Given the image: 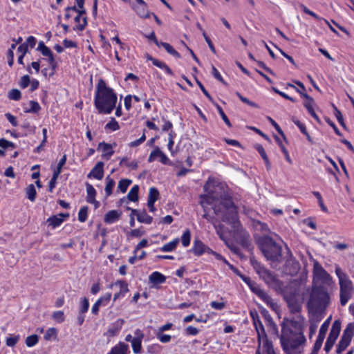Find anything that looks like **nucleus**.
Returning <instances> with one entry per match:
<instances>
[{"label": "nucleus", "mask_w": 354, "mask_h": 354, "mask_svg": "<svg viewBox=\"0 0 354 354\" xmlns=\"http://www.w3.org/2000/svg\"><path fill=\"white\" fill-rule=\"evenodd\" d=\"M118 97L113 89L100 80L96 86L94 104L99 113L109 114L115 108Z\"/></svg>", "instance_id": "3"}, {"label": "nucleus", "mask_w": 354, "mask_h": 354, "mask_svg": "<svg viewBox=\"0 0 354 354\" xmlns=\"http://www.w3.org/2000/svg\"><path fill=\"white\" fill-rule=\"evenodd\" d=\"M335 274L339 279L340 304L344 306L353 295V283L348 276L342 271L338 265H335Z\"/></svg>", "instance_id": "6"}, {"label": "nucleus", "mask_w": 354, "mask_h": 354, "mask_svg": "<svg viewBox=\"0 0 354 354\" xmlns=\"http://www.w3.org/2000/svg\"><path fill=\"white\" fill-rule=\"evenodd\" d=\"M105 129H111L112 131H116L120 129L118 122L112 118L111 120L106 124Z\"/></svg>", "instance_id": "49"}, {"label": "nucleus", "mask_w": 354, "mask_h": 354, "mask_svg": "<svg viewBox=\"0 0 354 354\" xmlns=\"http://www.w3.org/2000/svg\"><path fill=\"white\" fill-rule=\"evenodd\" d=\"M199 333V330L192 326H189L185 329V333L187 335H196Z\"/></svg>", "instance_id": "59"}, {"label": "nucleus", "mask_w": 354, "mask_h": 354, "mask_svg": "<svg viewBox=\"0 0 354 354\" xmlns=\"http://www.w3.org/2000/svg\"><path fill=\"white\" fill-rule=\"evenodd\" d=\"M89 308V302L86 297H83L81 299L80 301V314H84L86 313Z\"/></svg>", "instance_id": "46"}, {"label": "nucleus", "mask_w": 354, "mask_h": 354, "mask_svg": "<svg viewBox=\"0 0 354 354\" xmlns=\"http://www.w3.org/2000/svg\"><path fill=\"white\" fill-rule=\"evenodd\" d=\"M28 50V44L26 43H23L18 47L17 52L20 54L19 55L25 56Z\"/></svg>", "instance_id": "64"}, {"label": "nucleus", "mask_w": 354, "mask_h": 354, "mask_svg": "<svg viewBox=\"0 0 354 354\" xmlns=\"http://www.w3.org/2000/svg\"><path fill=\"white\" fill-rule=\"evenodd\" d=\"M136 337L132 339L131 346L133 351L135 353L139 354L141 352L142 349V339L144 337L143 333L141 332L140 330L138 329L135 332Z\"/></svg>", "instance_id": "15"}, {"label": "nucleus", "mask_w": 354, "mask_h": 354, "mask_svg": "<svg viewBox=\"0 0 354 354\" xmlns=\"http://www.w3.org/2000/svg\"><path fill=\"white\" fill-rule=\"evenodd\" d=\"M329 325V319H327L320 327L319 335L314 344L313 348L310 353V354H318V352L320 348L322 346L324 339L325 338L326 332L328 330Z\"/></svg>", "instance_id": "10"}, {"label": "nucleus", "mask_w": 354, "mask_h": 354, "mask_svg": "<svg viewBox=\"0 0 354 354\" xmlns=\"http://www.w3.org/2000/svg\"><path fill=\"white\" fill-rule=\"evenodd\" d=\"M259 275L269 286L278 285L279 283L277 277L268 269H265Z\"/></svg>", "instance_id": "17"}, {"label": "nucleus", "mask_w": 354, "mask_h": 354, "mask_svg": "<svg viewBox=\"0 0 354 354\" xmlns=\"http://www.w3.org/2000/svg\"><path fill=\"white\" fill-rule=\"evenodd\" d=\"M52 317L58 323H62L65 319L64 312L61 310L54 312Z\"/></svg>", "instance_id": "51"}, {"label": "nucleus", "mask_w": 354, "mask_h": 354, "mask_svg": "<svg viewBox=\"0 0 354 354\" xmlns=\"http://www.w3.org/2000/svg\"><path fill=\"white\" fill-rule=\"evenodd\" d=\"M279 336L283 350L286 354H300L299 346L304 344V318L298 315L292 319H283Z\"/></svg>", "instance_id": "2"}, {"label": "nucleus", "mask_w": 354, "mask_h": 354, "mask_svg": "<svg viewBox=\"0 0 354 354\" xmlns=\"http://www.w3.org/2000/svg\"><path fill=\"white\" fill-rule=\"evenodd\" d=\"M261 350H262L263 354H276L272 342L268 339L262 342Z\"/></svg>", "instance_id": "27"}, {"label": "nucleus", "mask_w": 354, "mask_h": 354, "mask_svg": "<svg viewBox=\"0 0 354 354\" xmlns=\"http://www.w3.org/2000/svg\"><path fill=\"white\" fill-rule=\"evenodd\" d=\"M268 120L270 121V122L271 123V124L274 127V129L277 130V131L281 135L283 138L285 139V135L282 131V129H281V127H279V125L273 120L271 118H268Z\"/></svg>", "instance_id": "63"}, {"label": "nucleus", "mask_w": 354, "mask_h": 354, "mask_svg": "<svg viewBox=\"0 0 354 354\" xmlns=\"http://www.w3.org/2000/svg\"><path fill=\"white\" fill-rule=\"evenodd\" d=\"M26 194L30 201L34 202L35 201L37 192L33 184H30L26 187Z\"/></svg>", "instance_id": "35"}, {"label": "nucleus", "mask_w": 354, "mask_h": 354, "mask_svg": "<svg viewBox=\"0 0 354 354\" xmlns=\"http://www.w3.org/2000/svg\"><path fill=\"white\" fill-rule=\"evenodd\" d=\"M104 162H98L87 175L88 178L93 177L95 179L101 180L104 176Z\"/></svg>", "instance_id": "14"}, {"label": "nucleus", "mask_w": 354, "mask_h": 354, "mask_svg": "<svg viewBox=\"0 0 354 354\" xmlns=\"http://www.w3.org/2000/svg\"><path fill=\"white\" fill-rule=\"evenodd\" d=\"M159 196V192L158 190L155 187H151L149 189V195H148V200L149 201H154L156 202Z\"/></svg>", "instance_id": "45"}, {"label": "nucleus", "mask_w": 354, "mask_h": 354, "mask_svg": "<svg viewBox=\"0 0 354 354\" xmlns=\"http://www.w3.org/2000/svg\"><path fill=\"white\" fill-rule=\"evenodd\" d=\"M132 183V180L129 179H122L118 185V189L122 193H125L129 186Z\"/></svg>", "instance_id": "37"}, {"label": "nucleus", "mask_w": 354, "mask_h": 354, "mask_svg": "<svg viewBox=\"0 0 354 354\" xmlns=\"http://www.w3.org/2000/svg\"><path fill=\"white\" fill-rule=\"evenodd\" d=\"M132 214H135L137 217V220L140 223L150 224L153 221V218L148 215L146 210L139 211L135 209H132Z\"/></svg>", "instance_id": "19"}, {"label": "nucleus", "mask_w": 354, "mask_h": 354, "mask_svg": "<svg viewBox=\"0 0 354 354\" xmlns=\"http://www.w3.org/2000/svg\"><path fill=\"white\" fill-rule=\"evenodd\" d=\"M116 285L119 284L120 287V292L122 294V297L124 296V295L129 292V288L128 284L124 281H118L115 283Z\"/></svg>", "instance_id": "55"}, {"label": "nucleus", "mask_w": 354, "mask_h": 354, "mask_svg": "<svg viewBox=\"0 0 354 354\" xmlns=\"http://www.w3.org/2000/svg\"><path fill=\"white\" fill-rule=\"evenodd\" d=\"M296 91L300 94V95L304 97L306 100L304 102V107L308 111L313 109L315 104L314 99L306 93L301 91L299 88H296Z\"/></svg>", "instance_id": "24"}, {"label": "nucleus", "mask_w": 354, "mask_h": 354, "mask_svg": "<svg viewBox=\"0 0 354 354\" xmlns=\"http://www.w3.org/2000/svg\"><path fill=\"white\" fill-rule=\"evenodd\" d=\"M149 281L154 285L161 284L165 282L166 277L159 272H153L149 277Z\"/></svg>", "instance_id": "21"}, {"label": "nucleus", "mask_w": 354, "mask_h": 354, "mask_svg": "<svg viewBox=\"0 0 354 354\" xmlns=\"http://www.w3.org/2000/svg\"><path fill=\"white\" fill-rule=\"evenodd\" d=\"M138 192H139V186L136 185H134L129 191L127 194V198L129 201L136 202L138 200Z\"/></svg>", "instance_id": "33"}, {"label": "nucleus", "mask_w": 354, "mask_h": 354, "mask_svg": "<svg viewBox=\"0 0 354 354\" xmlns=\"http://www.w3.org/2000/svg\"><path fill=\"white\" fill-rule=\"evenodd\" d=\"M39 337L37 335L28 336L26 339V344L28 347H32L38 343Z\"/></svg>", "instance_id": "42"}, {"label": "nucleus", "mask_w": 354, "mask_h": 354, "mask_svg": "<svg viewBox=\"0 0 354 354\" xmlns=\"http://www.w3.org/2000/svg\"><path fill=\"white\" fill-rule=\"evenodd\" d=\"M354 335V322H351L347 324L346 328L343 332L342 338L351 342L352 337Z\"/></svg>", "instance_id": "26"}, {"label": "nucleus", "mask_w": 354, "mask_h": 354, "mask_svg": "<svg viewBox=\"0 0 354 354\" xmlns=\"http://www.w3.org/2000/svg\"><path fill=\"white\" fill-rule=\"evenodd\" d=\"M340 330L341 322L339 320H335L332 325L329 335L324 346V351L326 353H328L333 346L337 338L339 335Z\"/></svg>", "instance_id": "9"}, {"label": "nucleus", "mask_w": 354, "mask_h": 354, "mask_svg": "<svg viewBox=\"0 0 354 354\" xmlns=\"http://www.w3.org/2000/svg\"><path fill=\"white\" fill-rule=\"evenodd\" d=\"M62 216H64V214H59V216H50L48 218L47 222L48 223L49 225H52L53 227H58L64 221Z\"/></svg>", "instance_id": "31"}, {"label": "nucleus", "mask_w": 354, "mask_h": 354, "mask_svg": "<svg viewBox=\"0 0 354 354\" xmlns=\"http://www.w3.org/2000/svg\"><path fill=\"white\" fill-rule=\"evenodd\" d=\"M251 264L252 265L254 269L257 272L258 274H260L261 272H263L265 269H266L263 266H262L257 260L254 258H252L250 259Z\"/></svg>", "instance_id": "44"}, {"label": "nucleus", "mask_w": 354, "mask_h": 354, "mask_svg": "<svg viewBox=\"0 0 354 354\" xmlns=\"http://www.w3.org/2000/svg\"><path fill=\"white\" fill-rule=\"evenodd\" d=\"M258 246L268 261L279 262L282 255L281 246L268 236H261L257 241Z\"/></svg>", "instance_id": "4"}, {"label": "nucleus", "mask_w": 354, "mask_h": 354, "mask_svg": "<svg viewBox=\"0 0 354 354\" xmlns=\"http://www.w3.org/2000/svg\"><path fill=\"white\" fill-rule=\"evenodd\" d=\"M159 44L160 47H163L166 50V51L171 55L178 59L180 58V55L169 44L160 41Z\"/></svg>", "instance_id": "28"}, {"label": "nucleus", "mask_w": 354, "mask_h": 354, "mask_svg": "<svg viewBox=\"0 0 354 354\" xmlns=\"http://www.w3.org/2000/svg\"><path fill=\"white\" fill-rule=\"evenodd\" d=\"M135 10L140 17L143 18L149 17V11L147 10V3L145 1L143 4H138V6H137Z\"/></svg>", "instance_id": "30"}, {"label": "nucleus", "mask_w": 354, "mask_h": 354, "mask_svg": "<svg viewBox=\"0 0 354 354\" xmlns=\"http://www.w3.org/2000/svg\"><path fill=\"white\" fill-rule=\"evenodd\" d=\"M8 97L13 100H19L21 97V91L17 88L11 89L8 93Z\"/></svg>", "instance_id": "48"}, {"label": "nucleus", "mask_w": 354, "mask_h": 354, "mask_svg": "<svg viewBox=\"0 0 354 354\" xmlns=\"http://www.w3.org/2000/svg\"><path fill=\"white\" fill-rule=\"evenodd\" d=\"M97 150H101L102 151V158L107 160H109L112 155L114 153V151L113 150L111 145L104 142L99 143Z\"/></svg>", "instance_id": "18"}, {"label": "nucleus", "mask_w": 354, "mask_h": 354, "mask_svg": "<svg viewBox=\"0 0 354 354\" xmlns=\"http://www.w3.org/2000/svg\"><path fill=\"white\" fill-rule=\"evenodd\" d=\"M191 239V232L189 230H186L182 236H181V243L184 247H187L190 243Z\"/></svg>", "instance_id": "41"}, {"label": "nucleus", "mask_w": 354, "mask_h": 354, "mask_svg": "<svg viewBox=\"0 0 354 354\" xmlns=\"http://www.w3.org/2000/svg\"><path fill=\"white\" fill-rule=\"evenodd\" d=\"M179 243V239L178 238L175 239L172 241H170L166 244H165L161 248L160 250L162 252H168L174 250Z\"/></svg>", "instance_id": "29"}, {"label": "nucleus", "mask_w": 354, "mask_h": 354, "mask_svg": "<svg viewBox=\"0 0 354 354\" xmlns=\"http://www.w3.org/2000/svg\"><path fill=\"white\" fill-rule=\"evenodd\" d=\"M161 351V346L158 344H154L147 347V352L150 354H158Z\"/></svg>", "instance_id": "54"}, {"label": "nucleus", "mask_w": 354, "mask_h": 354, "mask_svg": "<svg viewBox=\"0 0 354 354\" xmlns=\"http://www.w3.org/2000/svg\"><path fill=\"white\" fill-rule=\"evenodd\" d=\"M145 140H146V136H145V133H143L142 136L139 139H138L135 141L131 142L129 144V146L130 147H136L139 146L140 145H141Z\"/></svg>", "instance_id": "61"}, {"label": "nucleus", "mask_w": 354, "mask_h": 354, "mask_svg": "<svg viewBox=\"0 0 354 354\" xmlns=\"http://www.w3.org/2000/svg\"><path fill=\"white\" fill-rule=\"evenodd\" d=\"M157 338L162 342V343H167L171 341V336L169 335L164 334L161 332L157 333Z\"/></svg>", "instance_id": "56"}, {"label": "nucleus", "mask_w": 354, "mask_h": 354, "mask_svg": "<svg viewBox=\"0 0 354 354\" xmlns=\"http://www.w3.org/2000/svg\"><path fill=\"white\" fill-rule=\"evenodd\" d=\"M30 109L25 111L26 113H36L41 109V106H40L39 104L35 101H32V100L30 101Z\"/></svg>", "instance_id": "47"}, {"label": "nucleus", "mask_w": 354, "mask_h": 354, "mask_svg": "<svg viewBox=\"0 0 354 354\" xmlns=\"http://www.w3.org/2000/svg\"><path fill=\"white\" fill-rule=\"evenodd\" d=\"M37 50L40 51L44 56L48 57L52 53L51 50L47 47L44 41H39Z\"/></svg>", "instance_id": "39"}, {"label": "nucleus", "mask_w": 354, "mask_h": 354, "mask_svg": "<svg viewBox=\"0 0 354 354\" xmlns=\"http://www.w3.org/2000/svg\"><path fill=\"white\" fill-rule=\"evenodd\" d=\"M203 36L205 41L208 44V46H209V49L211 50V51L214 54H216V48H215L212 41H211L210 38L207 36V35L206 34L205 30H203Z\"/></svg>", "instance_id": "58"}, {"label": "nucleus", "mask_w": 354, "mask_h": 354, "mask_svg": "<svg viewBox=\"0 0 354 354\" xmlns=\"http://www.w3.org/2000/svg\"><path fill=\"white\" fill-rule=\"evenodd\" d=\"M275 138H276V140H277V142H278V144H279V145L282 152L285 155L286 160L289 163H292V160L290 158V156H289L288 150L286 149V147H284V145L282 144L281 141L280 140V139L277 136H276Z\"/></svg>", "instance_id": "50"}, {"label": "nucleus", "mask_w": 354, "mask_h": 354, "mask_svg": "<svg viewBox=\"0 0 354 354\" xmlns=\"http://www.w3.org/2000/svg\"><path fill=\"white\" fill-rule=\"evenodd\" d=\"M239 243L245 249L250 250L252 249V241L250 236L245 230H241L237 235Z\"/></svg>", "instance_id": "13"}, {"label": "nucleus", "mask_w": 354, "mask_h": 354, "mask_svg": "<svg viewBox=\"0 0 354 354\" xmlns=\"http://www.w3.org/2000/svg\"><path fill=\"white\" fill-rule=\"evenodd\" d=\"M206 245L199 239L194 241L192 252L196 256H201L205 252Z\"/></svg>", "instance_id": "22"}, {"label": "nucleus", "mask_w": 354, "mask_h": 354, "mask_svg": "<svg viewBox=\"0 0 354 354\" xmlns=\"http://www.w3.org/2000/svg\"><path fill=\"white\" fill-rule=\"evenodd\" d=\"M57 336V331L55 328H48L44 334V338L46 341H50L53 338L56 339Z\"/></svg>", "instance_id": "40"}, {"label": "nucleus", "mask_w": 354, "mask_h": 354, "mask_svg": "<svg viewBox=\"0 0 354 354\" xmlns=\"http://www.w3.org/2000/svg\"><path fill=\"white\" fill-rule=\"evenodd\" d=\"M148 59L151 60L153 64L162 70H164L168 75L172 76L174 75V73L171 69L163 62H161L156 58L152 57L151 56L147 57Z\"/></svg>", "instance_id": "23"}, {"label": "nucleus", "mask_w": 354, "mask_h": 354, "mask_svg": "<svg viewBox=\"0 0 354 354\" xmlns=\"http://www.w3.org/2000/svg\"><path fill=\"white\" fill-rule=\"evenodd\" d=\"M129 346L123 342L113 346L109 354H127Z\"/></svg>", "instance_id": "25"}, {"label": "nucleus", "mask_w": 354, "mask_h": 354, "mask_svg": "<svg viewBox=\"0 0 354 354\" xmlns=\"http://www.w3.org/2000/svg\"><path fill=\"white\" fill-rule=\"evenodd\" d=\"M216 108L223 120L229 127H231L232 124L228 118L227 117L226 114L224 113L223 109L218 104H216Z\"/></svg>", "instance_id": "52"}, {"label": "nucleus", "mask_w": 354, "mask_h": 354, "mask_svg": "<svg viewBox=\"0 0 354 354\" xmlns=\"http://www.w3.org/2000/svg\"><path fill=\"white\" fill-rule=\"evenodd\" d=\"M121 214V212L118 210L109 211L104 215V221L108 224L113 223L120 219Z\"/></svg>", "instance_id": "20"}, {"label": "nucleus", "mask_w": 354, "mask_h": 354, "mask_svg": "<svg viewBox=\"0 0 354 354\" xmlns=\"http://www.w3.org/2000/svg\"><path fill=\"white\" fill-rule=\"evenodd\" d=\"M255 148L257 150V151L259 153V154L261 155V156L263 158V160H264L265 164H266V167H267V169H269L270 167V162L269 161V159H268V158L267 156V154L266 153V151H265L264 148L261 145H257L255 147Z\"/></svg>", "instance_id": "32"}, {"label": "nucleus", "mask_w": 354, "mask_h": 354, "mask_svg": "<svg viewBox=\"0 0 354 354\" xmlns=\"http://www.w3.org/2000/svg\"><path fill=\"white\" fill-rule=\"evenodd\" d=\"M86 201L88 203L93 204L95 208H97L100 206V203L95 200L96 191L95 188L89 183L86 184Z\"/></svg>", "instance_id": "16"}, {"label": "nucleus", "mask_w": 354, "mask_h": 354, "mask_svg": "<svg viewBox=\"0 0 354 354\" xmlns=\"http://www.w3.org/2000/svg\"><path fill=\"white\" fill-rule=\"evenodd\" d=\"M236 95L239 97V98L241 100V101L243 102V103L247 104L248 105H249V106H250L252 107L259 108V106H258L257 104L250 101L247 97H243L239 92H236Z\"/></svg>", "instance_id": "53"}, {"label": "nucleus", "mask_w": 354, "mask_h": 354, "mask_svg": "<svg viewBox=\"0 0 354 354\" xmlns=\"http://www.w3.org/2000/svg\"><path fill=\"white\" fill-rule=\"evenodd\" d=\"M283 298L286 301L291 313H298L301 309V305L297 300L296 295L292 293H283Z\"/></svg>", "instance_id": "11"}, {"label": "nucleus", "mask_w": 354, "mask_h": 354, "mask_svg": "<svg viewBox=\"0 0 354 354\" xmlns=\"http://www.w3.org/2000/svg\"><path fill=\"white\" fill-rule=\"evenodd\" d=\"M158 157L160 161L164 165L169 164V160L167 156L160 150L158 147H156L150 153L148 158V162H153L156 158Z\"/></svg>", "instance_id": "12"}, {"label": "nucleus", "mask_w": 354, "mask_h": 354, "mask_svg": "<svg viewBox=\"0 0 354 354\" xmlns=\"http://www.w3.org/2000/svg\"><path fill=\"white\" fill-rule=\"evenodd\" d=\"M120 165L130 167L133 170H136L138 167V162L137 160H133L131 162H129V159L127 157H124L121 159L120 162Z\"/></svg>", "instance_id": "34"}, {"label": "nucleus", "mask_w": 354, "mask_h": 354, "mask_svg": "<svg viewBox=\"0 0 354 354\" xmlns=\"http://www.w3.org/2000/svg\"><path fill=\"white\" fill-rule=\"evenodd\" d=\"M19 339V335L7 337L6 344H7V346H10V347L15 346L17 344V343L18 342Z\"/></svg>", "instance_id": "60"}, {"label": "nucleus", "mask_w": 354, "mask_h": 354, "mask_svg": "<svg viewBox=\"0 0 354 354\" xmlns=\"http://www.w3.org/2000/svg\"><path fill=\"white\" fill-rule=\"evenodd\" d=\"M210 306L215 310H223L225 307V304L224 302H218V301H212L210 303Z\"/></svg>", "instance_id": "62"}, {"label": "nucleus", "mask_w": 354, "mask_h": 354, "mask_svg": "<svg viewBox=\"0 0 354 354\" xmlns=\"http://www.w3.org/2000/svg\"><path fill=\"white\" fill-rule=\"evenodd\" d=\"M106 184L104 190L106 196H109L112 194L113 189L115 186V180L110 177V176H108L106 178Z\"/></svg>", "instance_id": "36"}, {"label": "nucleus", "mask_w": 354, "mask_h": 354, "mask_svg": "<svg viewBox=\"0 0 354 354\" xmlns=\"http://www.w3.org/2000/svg\"><path fill=\"white\" fill-rule=\"evenodd\" d=\"M313 280L320 282L323 285L330 286L333 283L332 277L324 269L322 266L317 261L313 264Z\"/></svg>", "instance_id": "8"}, {"label": "nucleus", "mask_w": 354, "mask_h": 354, "mask_svg": "<svg viewBox=\"0 0 354 354\" xmlns=\"http://www.w3.org/2000/svg\"><path fill=\"white\" fill-rule=\"evenodd\" d=\"M350 343L351 342L341 337L336 348V353L337 354L342 353L348 346Z\"/></svg>", "instance_id": "38"}, {"label": "nucleus", "mask_w": 354, "mask_h": 354, "mask_svg": "<svg viewBox=\"0 0 354 354\" xmlns=\"http://www.w3.org/2000/svg\"><path fill=\"white\" fill-rule=\"evenodd\" d=\"M218 189H220V185H216L214 180L209 179L204 185V189L207 194L201 196V203L204 207L205 203L213 205L214 214L220 217L222 221L232 224L235 227L239 224L236 207L230 196L225 194L220 196L215 194Z\"/></svg>", "instance_id": "1"}, {"label": "nucleus", "mask_w": 354, "mask_h": 354, "mask_svg": "<svg viewBox=\"0 0 354 354\" xmlns=\"http://www.w3.org/2000/svg\"><path fill=\"white\" fill-rule=\"evenodd\" d=\"M250 316L252 319L253 324L255 328V330L257 333V341H258V348L256 351V354H261L260 348L261 346V343L263 341L268 340V336L266 333L264 326L259 319V316L256 311H251Z\"/></svg>", "instance_id": "7"}, {"label": "nucleus", "mask_w": 354, "mask_h": 354, "mask_svg": "<svg viewBox=\"0 0 354 354\" xmlns=\"http://www.w3.org/2000/svg\"><path fill=\"white\" fill-rule=\"evenodd\" d=\"M88 208L87 206H84L80 209L78 213V220L80 222L84 223L86 221L88 216Z\"/></svg>", "instance_id": "43"}, {"label": "nucleus", "mask_w": 354, "mask_h": 354, "mask_svg": "<svg viewBox=\"0 0 354 354\" xmlns=\"http://www.w3.org/2000/svg\"><path fill=\"white\" fill-rule=\"evenodd\" d=\"M30 79L29 75H25L21 77L20 82H19V86L21 88H25L28 87V86L30 84Z\"/></svg>", "instance_id": "57"}, {"label": "nucleus", "mask_w": 354, "mask_h": 354, "mask_svg": "<svg viewBox=\"0 0 354 354\" xmlns=\"http://www.w3.org/2000/svg\"><path fill=\"white\" fill-rule=\"evenodd\" d=\"M330 300L329 294L324 286H317L313 288L308 306L315 311H322L329 305Z\"/></svg>", "instance_id": "5"}]
</instances>
